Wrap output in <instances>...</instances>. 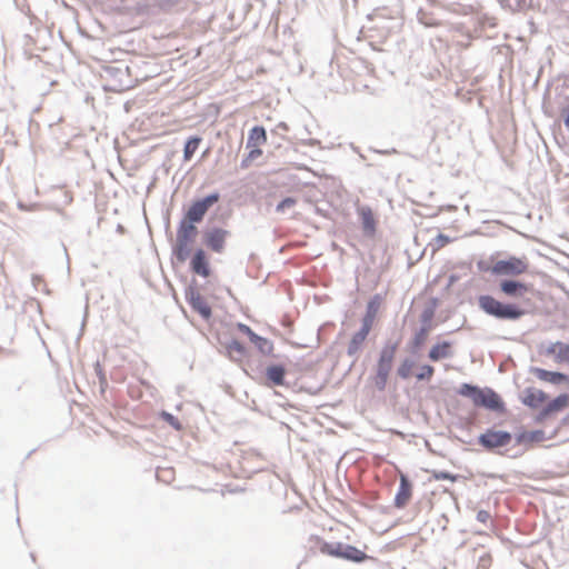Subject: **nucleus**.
Segmentation results:
<instances>
[{
	"instance_id": "obj_32",
	"label": "nucleus",
	"mask_w": 569,
	"mask_h": 569,
	"mask_svg": "<svg viewBox=\"0 0 569 569\" xmlns=\"http://www.w3.org/2000/svg\"><path fill=\"white\" fill-rule=\"evenodd\" d=\"M161 418L167 422L169 423L172 428H174L176 430H181L182 429V425L181 422L179 421V419L177 417H174L173 415L167 412V411H162L161 412Z\"/></svg>"
},
{
	"instance_id": "obj_6",
	"label": "nucleus",
	"mask_w": 569,
	"mask_h": 569,
	"mask_svg": "<svg viewBox=\"0 0 569 569\" xmlns=\"http://www.w3.org/2000/svg\"><path fill=\"white\" fill-rule=\"evenodd\" d=\"M218 200L219 194L213 193L207 196L201 200L194 201L187 211L186 218L190 222H200L204 217L206 212L208 211V209L212 207L216 202H218Z\"/></svg>"
},
{
	"instance_id": "obj_20",
	"label": "nucleus",
	"mask_w": 569,
	"mask_h": 569,
	"mask_svg": "<svg viewBox=\"0 0 569 569\" xmlns=\"http://www.w3.org/2000/svg\"><path fill=\"white\" fill-rule=\"evenodd\" d=\"M267 141V133L263 127H253L248 138V147H259Z\"/></svg>"
},
{
	"instance_id": "obj_39",
	"label": "nucleus",
	"mask_w": 569,
	"mask_h": 569,
	"mask_svg": "<svg viewBox=\"0 0 569 569\" xmlns=\"http://www.w3.org/2000/svg\"><path fill=\"white\" fill-rule=\"evenodd\" d=\"M563 123L569 129V109L562 111Z\"/></svg>"
},
{
	"instance_id": "obj_3",
	"label": "nucleus",
	"mask_w": 569,
	"mask_h": 569,
	"mask_svg": "<svg viewBox=\"0 0 569 569\" xmlns=\"http://www.w3.org/2000/svg\"><path fill=\"white\" fill-rule=\"evenodd\" d=\"M529 266V260L526 256H509L495 261L488 270L498 277H519L528 272Z\"/></svg>"
},
{
	"instance_id": "obj_41",
	"label": "nucleus",
	"mask_w": 569,
	"mask_h": 569,
	"mask_svg": "<svg viewBox=\"0 0 569 569\" xmlns=\"http://www.w3.org/2000/svg\"><path fill=\"white\" fill-rule=\"evenodd\" d=\"M443 246V236H439L437 239H436V247L437 248H441Z\"/></svg>"
},
{
	"instance_id": "obj_14",
	"label": "nucleus",
	"mask_w": 569,
	"mask_h": 569,
	"mask_svg": "<svg viewBox=\"0 0 569 569\" xmlns=\"http://www.w3.org/2000/svg\"><path fill=\"white\" fill-rule=\"evenodd\" d=\"M535 375L539 380L553 383V385H560V383H568L569 385V377L561 372H555V371H548L541 368L535 369Z\"/></svg>"
},
{
	"instance_id": "obj_24",
	"label": "nucleus",
	"mask_w": 569,
	"mask_h": 569,
	"mask_svg": "<svg viewBox=\"0 0 569 569\" xmlns=\"http://www.w3.org/2000/svg\"><path fill=\"white\" fill-rule=\"evenodd\" d=\"M367 337H368V333L362 330H359L357 333H355L349 342V346H348V355L349 356L357 355L358 351L360 350L362 343L367 339Z\"/></svg>"
},
{
	"instance_id": "obj_28",
	"label": "nucleus",
	"mask_w": 569,
	"mask_h": 569,
	"mask_svg": "<svg viewBox=\"0 0 569 569\" xmlns=\"http://www.w3.org/2000/svg\"><path fill=\"white\" fill-rule=\"evenodd\" d=\"M430 328L429 327H422L413 337L412 346L413 348L418 349L420 348L427 340L429 335Z\"/></svg>"
},
{
	"instance_id": "obj_13",
	"label": "nucleus",
	"mask_w": 569,
	"mask_h": 569,
	"mask_svg": "<svg viewBox=\"0 0 569 569\" xmlns=\"http://www.w3.org/2000/svg\"><path fill=\"white\" fill-rule=\"evenodd\" d=\"M547 400V395L539 389L535 388H528L525 390L522 402L532 408L538 409L540 408Z\"/></svg>"
},
{
	"instance_id": "obj_19",
	"label": "nucleus",
	"mask_w": 569,
	"mask_h": 569,
	"mask_svg": "<svg viewBox=\"0 0 569 569\" xmlns=\"http://www.w3.org/2000/svg\"><path fill=\"white\" fill-rule=\"evenodd\" d=\"M359 214L365 232L373 234L376 231V219L372 210L370 208H362Z\"/></svg>"
},
{
	"instance_id": "obj_29",
	"label": "nucleus",
	"mask_w": 569,
	"mask_h": 569,
	"mask_svg": "<svg viewBox=\"0 0 569 569\" xmlns=\"http://www.w3.org/2000/svg\"><path fill=\"white\" fill-rule=\"evenodd\" d=\"M237 328L239 331H241L242 333L248 336V338L250 339L251 342L263 341V338L258 336L256 332H253L249 326H247L244 323H238Z\"/></svg>"
},
{
	"instance_id": "obj_2",
	"label": "nucleus",
	"mask_w": 569,
	"mask_h": 569,
	"mask_svg": "<svg viewBox=\"0 0 569 569\" xmlns=\"http://www.w3.org/2000/svg\"><path fill=\"white\" fill-rule=\"evenodd\" d=\"M459 393L470 398L475 406L485 407L495 411L503 410V402L501 401V398L490 389L483 390L465 383L461 386Z\"/></svg>"
},
{
	"instance_id": "obj_7",
	"label": "nucleus",
	"mask_w": 569,
	"mask_h": 569,
	"mask_svg": "<svg viewBox=\"0 0 569 569\" xmlns=\"http://www.w3.org/2000/svg\"><path fill=\"white\" fill-rule=\"evenodd\" d=\"M511 439V435L507 431L489 429L480 436L479 442L488 449H493L508 446Z\"/></svg>"
},
{
	"instance_id": "obj_37",
	"label": "nucleus",
	"mask_w": 569,
	"mask_h": 569,
	"mask_svg": "<svg viewBox=\"0 0 569 569\" xmlns=\"http://www.w3.org/2000/svg\"><path fill=\"white\" fill-rule=\"evenodd\" d=\"M345 543H341V542H335V550H336V553H333V557L336 558H342V552H343V548H345Z\"/></svg>"
},
{
	"instance_id": "obj_35",
	"label": "nucleus",
	"mask_w": 569,
	"mask_h": 569,
	"mask_svg": "<svg viewBox=\"0 0 569 569\" xmlns=\"http://www.w3.org/2000/svg\"><path fill=\"white\" fill-rule=\"evenodd\" d=\"M376 317L371 316V315H365L363 319H362V327L360 330L367 332L369 335L371 328H372V325H373V321H375Z\"/></svg>"
},
{
	"instance_id": "obj_25",
	"label": "nucleus",
	"mask_w": 569,
	"mask_h": 569,
	"mask_svg": "<svg viewBox=\"0 0 569 569\" xmlns=\"http://www.w3.org/2000/svg\"><path fill=\"white\" fill-rule=\"evenodd\" d=\"M192 241L182 240L177 238V242L174 246V254L177 259L181 262L186 261L190 254V246Z\"/></svg>"
},
{
	"instance_id": "obj_21",
	"label": "nucleus",
	"mask_w": 569,
	"mask_h": 569,
	"mask_svg": "<svg viewBox=\"0 0 569 569\" xmlns=\"http://www.w3.org/2000/svg\"><path fill=\"white\" fill-rule=\"evenodd\" d=\"M342 559L353 562H362L368 559V556L360 549L350 545H346L342 552Z\"/></svg>"
},
{
	"instance_id": "obj_33",
	"label": "nucleus",
	"mask_w": 569,
	"mask_h": 569,
	"mask_svg": "<svg viewBox=\"0 0 569 569\" xmlns=\"http://www.w3.org/2000/svg\"><path fill=\"white\" fill-rule=\"evenodd\" d=\"M435 373L433 367L429 365H423L420 368V371L416 375L418 380H430Z\"/></svg>"
},
{
	"instance_id": "obj_36",
	"label": "nucleus",
	"mask_w": 569,
	"mask_h": 569,
	"mask_svg": "<svg viewBox=\"0 0 569 569\" xmlns=\"http://www.w3.org/2000/svg\"><path fill=\"white\" fill-rule=\"evenodd\" d=\"M262 154V151L261 149H259L258 147H256L254 149H252L249 154H248V158L246 160H243L242 162V167H248L249 166V161L250 160H253L258 157H260Z\"/></svg>"
},
{
	"instance_id": "obj_5",
	"label": "nucleus",
	"mask_w": 569,
	"mask_h": 569,
	"mask_svg": "<svg viewBox=\"0 0 569 569\" xmlns=\"http://www.w3.org/2000/svg\"><path fill=\"white\" fill-rule=\"evenodd\" d=\"M397 352V345L386 346L380 353L377 367V385L383 389L392 368V362Z\"/></svg>"
},
{
	"instance_id": "obj_40",
	"label": "nucleus",
	"mask_w": 569,
	"mask_h": 569,
	"mask_svg": "<svg viewBox=\"0 0 569 569\" xmlns=\"http://www.w3.org/2000/svg\"><path fill=\"white\" fill-rule=\"evenodd\" d=\"M435 478L438 479V480H440V479H450V476L448 473L441 472V473L435 475Z\"/></svg>"
},
{
	"instance_id": "obj_15",
	"label": "nucleus",
	"mask_w": 569,
	"mask_h": 569,
	"mask_svg": "<svg viewBox=\"0 0 569 569\" xmlns=\"http://www.w3.org/2000/svg\"><path fill=\"white\" fill-rule=\"evenodd\" d=\"M190 305L194 311L201 315L204 319L210 318L211 308L207 300L200 293H192L190 298Z\"/></svg>"
},
{
	"instance_id": "obj_17",
	"label": "nucleus",
	"mask_w": 569,
	"mask_h": 569,
	"mask_svg": "<svg viewBox=\"0 0 569 569\" xmlns=\"http://www.w3.org/2000/svg\"><path fill=\"white\" fill-rule=\"evenodd\" d=\"M451 343L448 341H443L435 345L429 351V359L432 361H439L441 359L448 358L451 356Z\"/></svg>"
},
{
	"instance_id": "obj_22",
	"label": "nucleus",
	"mask_w": 569,
	"mask_h": 569,
	"mask_svg": "<svg viewBox=\"0 0 569 569\" xmlns=\"http://www.w3.org/2000/svg\"><path fill=\"white\" fill-rule=\"evenodd\" d=\"M226 348L228 355L233 360L240 361L242 358L246 357V347L238 340H231Z\"/></svg>"
},
{
	"instance_id": "obj_16",
	"label": "nucleus",
	"mask_w": 569,
	"mask_h": 569,
	"mask_svg": "<svg viewBox=\"0 0 569 569\" xmlns=\"http://www.w3.org/2000/svg\"><path fill=\"white\" fill-rule=\"evenodd\" d=\"M545 439L546 435L543 430L522 431L517 436V443L527 446L541 442Z\"/></svg>"
},
{
	"instance_id": "obj_1",
	"label": "nucleus",
	"mask_w": 569,
	"mask_h": 569,
	"mask_svg": "<svg viewBox=\"0 0 569 569\" xmlns=\"http://www.w3.org/2000/svg\"><path fill=\"white\" fill-rule=\"evenodd\" d=\"M478 303L482 311L498 319L516 320L526 313L519 303H503L489 295L480 296Z\"/></svg>"
},
{
	"instance_id": "obj_10",
	"label": "nucleus",
	"mask_w": 569,
	"mask_h": 569,
	"mask_svg": "<svg viewBox=\"0 0 569 569\" xmlns=\"http://www.w3.org/2000/svg\"><path fill=\"white\" fill-rule=\"evenodd\" d=\"M546 355L551 357L557 363L569 365V343L556 341L546 349Z\"/></svg>"
},
{
	"instance_id": "obj_31",
	"label": "nucleus",
	"mask_w": 569,
	"mask_h": 569,
	"mask_svg": "<svg viewBox=\"0 0 569 569\" xmlns=\"http://www.w3.org/2000/svg\"><path fill=\"white\" fill-rule=\"evenodd\" d=\"M380 305H381V298H380V296L377 295L368 302L366 315H371V316L376 317L378 313V310L380 308Z\"/></svg>"
},
{
	"instance_id": "obj_11",
	"label": "nucleus",
	"mask_w": 569,
	"mask_h": 569,
	"mask_svg": "<svg viewBox=\"0 0 569 569\" xmlns=\"http://www.w3.org/2000/svg\"><path fill=\"white\" fill-rule=\"evenodd\" d=\"M400 485L398 492L395 497V506L397 508H403L408 505L412 496V485L408 480L407 476L400 472Z\"/></svg>"
},
{
	"instance_id": "obj_34",
	"label": "nucleus",
	"mask_w": 569,
	"mask_h": 569,
	"mask_svg": "<svg viewBox=\"0 0 569 569\" xmlns=\"http://www.w3.org/2000/svg\"><path fill=\"white\" fill-rule=\"evenodd\" d=\"M296 203L297 200L295 198L288 197L277 206V211L284 212L286 210L293 208Z\"/></svg>"
},
{
	"instance_id": "obj_27",
	"label": "nucleus",
	"mask_w": 569,
	"mask_h": 569,
	"mask_svg": "<svg viewBox=\"0 0 569 569\" xmlns=\"http://www.w3.org/2000/svg\"><path fill=\"white\" fill-rule=\"evenodd\" d=\"M415 367V362L410 359H405L398 367L397 373L402 379H408L412 376V369Z\"/></svg>"
},
{
	"instance_id": "obj_12",
	"label": "nucleus",
	"mask_w": 569,
	"mask_h": 569,
	"mask_svg": "<svg viewBox=\"0 0 569 569\" xmlns=\"http://www.w3.org/2000/svg\"><path fill=\"white\" fill-rule=\"evenodd\" d=\"M569 407V395L562 393L551 400L547 406L541 410L539 415V420H542L556 412L562 411L563 409Z\"/></svg>"
},
{
	"instance_id": "obj_42",
	"label": "nucleus",
	"mask_w": 569,
	"mask_h": 569,
	"mask_svg": "<svg viewBox=\"0 0 569 569\" xmlns=\"http://www.w3.org/2000/svg\"><path fill=\"white\" fill-rule=\"evenodd\" d=\"M486 516V512H479L478 518L483 521Z\"/></svg>"
},
{
	"instance_id": "obj_26",
	"label": "nucleus",
	"mask_w": 569,
	"mask_h": 569,
	"mask_svg": "<svg viewBox=\"0 0 569 569\" xmlns=\"http://www.w3.org/2000/svg\"><path fill=\"white\" fill-rule=\"evenodd\" d=\"M200 142H201V138H199V137L190 138L187 141V143L184 146V150H183V158L186 161H189L192 158V156L197 151Z\"/></svg>"
},
{
	"instance_id": "obj_30",
	"label": "nucleus",
	"mask_w": 569,
	"mask_h": 569,
	"mask_svg": "<svg viewBox=\"0 0 569 569\" xmlns=\"http://www.w3.org/2000/svg\"><path fill=\"white\" fill-rule=\"evenodd\" d=\"M316 541L321 553L333 557V553H336L335 542H326L320 538H316Z\"/></svg>"
},
{
	"instance_id": "obj_38",
	"label": "nucleus",
	"mask_w": 569,
	"mask_h": 569,
	"mask_svg": "<svg viewBox=\"0 0 569 569\" xmlns=\"http://www.w3.org/2000/svg\"><path fill=\"white\" fill-rule=\"evenodd\" d=\"M252 343L256 345L261 351H264L266 347H268L270 345L266 338H263V341H258V342H252Z\"/></svg>"
},
{
	"instance_id": "obj_23",
	"label": "nucleus",
	"mask_w": 569,
	"mask_h": 569,
	"mask_svg": "<svg viewBox=\"0 0 569 569\" xmlns=\"http://www.w3.org/2000/svg\"><path fill=\"white\" fill-rule=\"evenodd\" d=\"M193 223L194 222H190L189 220L188 222H182L178 229L177 238L193 241L194 237L197 236V228Z\"/></svg>"
},
{
	"instance_id": "obj_18",
	"label": "nucleus",
	"mask_w": 569,
	"mask_h": 569,
	"mask_svg": "<svg viewBox=\"0 0 569 569\" xmlns=\"http://www.w3.org/2000/svg\"><path fill=\"white\" fill-rule=\"evenodd\" d=\"M286 370L280 365H273L267 368L266 376L272 386H282L284 383Z\"/></svg>"
},
{
	"instance_id": "obj_8",
	"label": "nucleus",
	"mask_w": 569,
	"mask_h": 569,
	"mask_svg": "<svg viewBox=\"0 0 569 569\" xmlns=\"http://www.w3.org/2000/svg\"><path fill=\"white\" fill-rule=\"evenodd\" d=\"M229 232L224 229L214 228L206 232L204 243L214 252H222Z\"/></svg>"
},
{
	"instance_id": "obj_9",
	"label": "nucleus",
	"mask_w": 569,
	"mask_h": 569,
	"mask_svg": "<svg viewBox=\"0 0 569 569\" xmlns=\"http://www.w3.org/2000/svg\"><path fill=\"white\" fill-rule=\"evenodd\" d=\"M190 268L193 273L201 276L203 278H208L210 276V264L207 253L203 249H198L191 261Z\"/></svg>"
},
{
	"instance_id": "obj_4",
	"label": "nucleus",
	"mask_w": 569,
	"mask_h": 569,
	"mask_svg": "<svg viewBox=\"0 0 569 569\" xmlns=\"http://www.w3.org/2000/svg\"><path fill=\"white\" fill-rule=\"evenodd\" d=\"M499 289L505 296L518 299L522 305H531L530 299L527 297L535 291L531 284L517 280H502L499 284Z\"/></svg>"
}]
</instances>
